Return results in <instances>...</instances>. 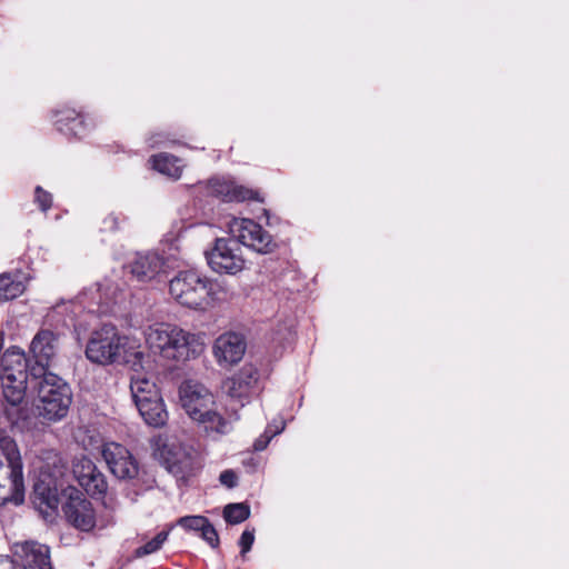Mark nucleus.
Listing matches in <instances>:
<instances>
[{"mask_svg":"<svg viewBox=\"0 0 569 569\" xmlns=\"http://www.w3.org/2000/svg\"><path fill=\"white\" fill-rule=\"evenodd\" d=\"M60 350L59 335L49 329H40L32 338L28 356L12 347L0 356V386L7 403L4 413L9 421L20 419V405L27 391L28 378L39 379L54 366Z\"/></svg>","mask_w":569,"mask_h":569,"instance_id":"1","label":"nucleus"},{"mask_svg":"<svg viewBox=\"0 0 569 569\" xmlns=\"http://www.w3.org/2000/svg\"><path fill=\"white\" fill-rule=\"evenodd\" d=\"M146 342L154 353L174 362L197 358L204 348L200 336L171 323L150 326L146 330Z\"/></svg>","mask_w":569,"mask_h":569,"instance_id":"2","label":"nucleus"},{"mask_svg":"<svg viewBox=\"0 0 569 569\" xmlns=\"http://www.w3.org/2000/svg\"><path fill=\"white\" fill-rule=\"evenodd\" d=\"M37 388V411L48 421H58L67 416L72 401L69 385L56 373L41 376Z\"/></svg>","mask_w":569,"mask_h":569,"instance_id":"3","label":"nucleus"},{"mask_svg":"<svg viewBox=\"0 0 569 569\" xmlns=\"http://www.w3.org/2000/svg\"><path fill=\"white\" fill-rule=\"evenodd\" d=\"M128 338L119 332L116 326L104 323L94 329L87 342L86 357L97 365L119 362L124 353Z\"/></svg>","mask_w":569,"mask_h":569,"instance_id":"4","label":"nucleus"},{"mask_svg":"<svg viewBox=\"0 0 569 569\" xmlns=\"http://www.w3.org/2000/svg\"><path fill=\"white\" fill-rule=\"evenodd\" d=\"M152 456L178 480H187L200 469L197 453L158 436L151 439Z\"/></svg>","mask_w":569,"mask_h":569,"instance_id":"5","label":"nucleus"},{"mask_svg":"<svg viewBox=\"0 0 569 569\" xmlns=\"http://www.w3.org/2000/svg\"><path fill=\"white\" fill-rule=\"evenodd\" d=\"M0 449L7 461L0 459V486H4L8 502L20 505L24 499L22 461L16 441L9 437L0 438Z\"/></svg>","mask_w":569,"mask_h":569,"instance_id":"6","label":"nucleus"},{"mask_svg":"<svg viewBox=\"0 0 569 569\" xmlns=\"http://www.w3.org/2000/svg\"><path fill=\"white\" fill-rule=\"evenodd\" d=\"M210 290V280L192 270L179 272L169 282L171 297L191 309L201 308L207 302Z\"/></svg>","mask_w":569,"mask_h":569,"instance_id":"7","label":"nucleus"},{"mask_svg":"<svg viewBox=\"0 0 569 569\" xmlns=\"http://www.w3.org/2000/svg\"><path fill=\"white\" fill-rule=\"evenodd\" d=\"M208 266L219 274H237L244 269L246 259L242 248L231 236L217 238L213 244L204 251Z\"/></svg>","mask_w":569,"mask_h":569,"instance_id":"8","label":"nucleus"},{"mask_svg":"<svg viewBox=\"0 0 569 569\" xmlns=\"http://www.w3.org/2000/svg\"><path fill=\"white\" fill-rule=\"evenodd\" d=\"M228 229L240 246L243 244L258 253H270L277 248L272 236L252 219L232 218Z\"/></svg>","mask_w":569,"mask_h":569,"instance_id":"9","label":"nucleus"},{"mask_svg":"<svg viewBox=\"0 0 569 569\" xmlns=\"http://www.w3.org/2000/svg\"><path fill=\"white\" fill-rule=\"evenodd\" d=\"M101 453L110 472L116 478L130 480L138 476L139 462L123 445L107 442L103 445Z\"/></svg>","mask_w":569,"mask_h":569,"instance_id":"10","label":"nucleus"},{"mask_svg":"<svg viewBox=\"0 0 569 569\" xmlns=\"http://www.w3.org/2000/svg\"><path fill=\"white\" fill-rule=\"evenodd\" d=\"M62 510L68 522L78 530L88 532L94 528L96 511L91 501L79 490L72 489Z\"/></svg>","mask_w":569,"mask_h":569,"instance_id":"11","label":"nucleus"},{"mask_svg":"<svg viewBox=\"0 0 569 569\" xmlns=\"http://www.w3.org/2000/svg\"><path fill=\"white\" fill-rule=\"evenodd\" d=\"M259 370L251 363H246L238 372L228 378L223 388L227 395L241 402L254 395L259 390Z\"/></svg>","mask_w":569,"mask_h":569,"instance_id":"12","label":"nucleus"},{"mask_svg":"<svg viewBox=\"0 0 569 569\" xmlns=\"http://www.w3.org/2000/svg\"><path fill=\"white\" fill-rule=\"evenodd\" d=\"M246 349L247 342L241 333L226 332L216 339L212 352L219 366L230 367L243 358Z\"/></svg>","mask_w":569,"mask_h":569,"instance_id":"13","label":"nucleus"},{"mask_svg":"<svg viewBox=\"0 0 569 569\" xmlns=\"http://www.w3.org/2000/svg\"><path fill=\"white\" fill-rule=\"evenodd\" d=\"M179 393L182 408L192 419L193 416H201L209 410V405L213 402V397L206 387L191 381L182 383Z\"/></svg>","mask_w":569,"mask_h":569,"instance_id":"14","label":"nucleus"},{"mask_svg":"<svg viewBox=\"0 0 569 569\" xmlns=\"http://www.w3.org/2000/svg\"><path fill=\"white\" fill-rule=\"evenodd\" d=\"M13 555L23 569H52L49 548L39 542L17 543Z\"/></svg>","mask_w":569,"mask_h":569,"instance_id":"15","label":"nucleus"},{"mask_svg":"<svg viewBox=\"0 0 569 569\" xmlns=\"http://www.w3.org/2000/svg\"><path fill=\"white\" fill-rule=\"evenodd\" d=\"M208 192L214 197L221 198L224 201H263L257 190L237 184L234 181L223 178L210 179L208 181Z\"/></svg>","mask_w":569,"mask_h":569,"instance_id":"16","label":"nucleus"},{"mask_svg":"<svg viewBox=\"0 0 569 569\" xmlns=\"http://www.w3.org/2000/svg\"><path fill=\"white\" fill-rule=\"evenodd\" d=\"M163 258L156 252L138 253L129 264L130 273L139 282L154 280L163 271Z\"/></svg>","mask_w":569,"mask_h":569,"instance_id":"17","label":"nucleus"},{"mask_svg":"<svg viewBox=\"0 0 569 569\" xmlns=\"http://www.w3.org/2000/svg\"><path fill=\"white\" fill-rule=\"evenodd\" d=\"M54 124L57 129L67 134L79 137L84 132L83 120L80 112L71 108H63L56 111Z\"/></svg>","mask_w":569,"mask_h":569,"instance_id":"18","label":"nucleus"},{"mask_svg":"<svg viewBox=\"0 0 569 569\" xmlns=\"http://www.w3.org/2000/svg\"><path fill=\"white\" fill-rule=\"evenodd\" d=\"M136 407L147 425L154 428H160L166 425L168 412L164 409L161 397L139 403Z\"/></svg>","mask_w":569,"mask_h":569,"instance_id":"19","label":"nucleus"},{"mask_svg":"<svg viewBox=\"0 0 569 569\" xmlns=\"http://www.w3.org/2000/svg\"><path fill=\"white\" fill-rule=\"evenodd\" d=\"M130 391L136 406L160 397L156 383L140 373L131 377Z\"/></svg>","mask_w":569,"mask_h":569,"instance_id":"20","label":"nucleus"},{"mask_svg":"<svg viewBox=\"0 0 569 569\" xmlns=\"http://www.w3.org/2000/svg\"><path fill=\"white\" fill-rule=\"evenodd\" d=\"M26 290V278L21 272H3L0 274V302L12 300Z\"/></svg>","mask_w":569,"mask_h":569,"instance_id":"21","label":"nucleus"},{"mask_svg":"<svg viewBox=\"0 0 569 569\" xmlns=\"http://www.w3.org/2000/svg\"><path fill=\"white\" fill-rule=\"evenodd\" d=\"M152 167L158 172L166 174L172 179H179L182 169L179 164V159L169 153H159L150 158Z\"/></svg>","mask_w":569,"mask_h":569,"instance_id":"22","label":"nucleus"},{"mask_svg":"<svg viewBox=\"0 0 569 569\" xmlns=\"http://www.w3.org/2000/svg\"><path fill=\"white\" fill-rule=\"evenodd\" d=\"M193 420L202 423L207 431L218 435H226L231 431V423L220 413L210 409L201 416H193Z\"/></svg>","mask_w":569,"mask_h":569,"instance_id":"23","label":"nucleus"},{"mask_svg":"<svg viewBox=\"0 0 569 569\" xmlns=\"http://www.w3.org/2000/svg\"><path fill=\"white\" fill-rule=\"evenodd\" d=\"M80 486L92 497H101L107 492L108 483L104 475L98 469L83 480Z\"/></svg>","mask_w":569,"mask_h":569,"instance_id":"24","label":"nucleus"},{"mask_svg":"<svg viewBox=\"0 0 569 569\" xmlns=\"http://www.w3.org/2000/svg\"><path fill=\"white\" fill-rule=\"evenodd\" d=\"M250 517V507L243 502L229 503L223 509V518L228 523L237 525Z\"/></svg>","mask_w":569,"mask_h":569,"instance_id":"25","label":"nucleus"},{"mask_svg":"<svg viewBox=\"0 0 569 569\" xmlns=\"http://www.w3.org/2000/svg\"><path fill=\"white\" fill-rule=\"evenodd\" d=\"M172 527L173 526H170L168 530L160 531L159 533H157V536L153 539H151L150 541H148L143 546L139 547L136 550V555L138 557H144V556L154 553L158 550H160L162 545L164 543V541L168 539V536H169L170 530L172 529Z\"/></svg>","mask_w":569,"mask_h":569,"instance_id":"26","label":"nucleus"},{"mask_svg":"<svg viewBox=\"0 0 569 569\" xmlns=\"http://www.w3.org/2000/svg\"><path fill=\"white\" fill-rule=\"evenodd\" d=\"M97 470V466L91 459L87 457H81L73 463V475L79 485L86 480L91 475V472H96Z\"/></svg>","mask_w":569,"mask_h":569,"instance_id":"27","label":"nucleus"},{"mask_svg":"<svg viewBox=\"0 0 569 569\" xmlns=\"http://www.w3.org/2000/svg\"><path fill=\"white\" fill-rule=\"evenodd\" d=\"M208 520L203 516H184L177 520V525L187 531L200 532Z\"/></svg>","mask_w":569,"mask_h":569,"instance_id":"28","label":"nucleus"},{"mask_svg":"<svg viewBox=\"0 0 569 569\" xmlns=\"http://www.w3.org/2000/svg\"><path fill=\"white\" fill-rule=\"evenodd\" d=\"M34 495L40 500V503L46 505L49 508H56L58 503L57 495L50 488L42 485L34 486Z\"/></svg>","mask_w":569,"mask_h":569,"instance_id":"29","label":"nucleus"},{"mask_svg":"<svg viewBox=\"0 0 569 569\" xmlns=\"http://www.w3.org/2000/svg\"><path fill=\"white\" fill-rule=\"evenodd\" d=\"M34 202L42 212H47L52 206V196L38 186L34 189Z\"/></svg>","mask_w":569,"mask_h":569,"instance_id":"30","label":"nucleus"},{"mask_svg":"<svg viewBox=\"0 0 569 569\" xmlns=\"http://www.w3.org/2000/svg\"><path fill=\"white\" fill-rule=\"evenodd\" d=\"M201 538L207 541L212 548L218 547L219 545V536L214 527L207 521V525L200 531Z\"/></svg>","mask_w":569,"mask_h":569,"instance_id":"31","label":"nucleus"},{"mask_svg":"<svg viewBox=\"0 0 569 569\" xmlns=\"http://www.w3.org/2000/svg\"><path fill=\"white\" fill-rule=\"evenodd\" d=\"M253 542H254V529H251V530L246 529L239 539L241 555L247 553L251 549Z\"/></svg>","mask_w":569,"mask_h":569,"instance_id":"32","label":"nucleus"},{"mask_svg":"<svg viewBox=\"0 0 569 569\" xmlns=\"http://www.w3.org/2000/svg\"><path fill=\"white\" fill-rule=\"evenodd\" d=\"M220 482L227 488H234L238 483V477L233 470H224L220 473Z\"/></svg>","mask_w":569,"mask_h":569,"instance_id":"33","label":"nucleus"},{"mask_svg":"<svg viewBox=\"0 0 569 569\" xmlns=\"http://www.w3.org/2000/svg\"><path fill=\"white\" fill-rule=\"evenodd\" d=\"M120 216L112 212L103 219V230L114 231L119 227Z\"/></svg>","mask_w":569,"mask_h":569,"instance_id":"34","label":"nucleus"},{"mask_svg":"<svg viewBox=\"0 0 569 569\" xmlns=\"http://www.w3.org/2000/svg\"><path fill=\"white\" fill-rule=\"evenodd\" d=\"M274 433H268V431H266V433L261 437H259L254 442H253V450L254 451H262L269 443L271 437L273 436Z\"/></svg>","mask_w":569,"mask_h":569,"instance_id":"35","label":"nucleus"},{"mask_svg":"<svg viewBox=\"0 0 569 569\" xmlns=\"http://www.w3.org/2000/svg\"><path fill=\"white\" fill-rule=\"evenodd\" d=\"M0 569H14L12 561L0 558Z\"/></svg>","mask_w":569,"mask_h":569,"instance_id":"36","label":"nucleus"},{"mask_svg":"<svg viewBox=\"0 0 569 569\" xmlns=\"http://www.w3.org/2000/svg\"><path fill=\"white\" fill-rule=\"evenodd\" d=\"M8 502V496H6L4 486H0V506H3Z\"/></svg>","mask_w":569,"mask_h":569,"instance_id":"37","label":"nucleus"},{"mask_svg":"<svg viewBox=\"0 0 569 569\" xmlns=\"http://www.w3.org/2000/svg\"><path fill=\"white\" fill-rule=\"evenodd\" d=\"M159 143H161V141H160V140H158V139H156V140H153V141H152L151 147H154V146H157V144H159Z\"/></svg>","mask_w":569,"mask_h":569,"instance_id":"38","label":"nucleus"},{"mask_svg":"<svg viewBox=\"0 0 569 569\" xmlns=\"http://www.w3.org/2000/svg\"><path fill=\"white\" fill-rule=\"evenodd\" d=\"M157 137H160V133H157V134L151 136V139H154V138H157Z\"/></svg>","mask_w":569,"mask_h":569,"instance_id":"39","label":"nucleus"},{"mask_svg":"<svg viewBox=\"0 0 569 569\" xmlns=\"http://www.w3.org/2000/svg\"><path fill=\"white\" fill-rule=\"evenodd\" d=\"M157 137H160V133H157V134L151 136V139H154V138H157Z\"/></svg>","mask_w":569,"mask_h":569,"instance_id":"40","label":"nucleus"},{"mask_svg":"<svg viewBox=\"0 0 569 569\" xmlns=\"http://www.w3.org/2000/svg\"><path fill=\"white\" fill-rule=\"evenodd\" d=\"M157 137H160V133H157V134L151 136V139H154V138H157Z\"/></svg>","mask_w":569,"mask_h":569,"instance_id":"41","label":"nucleus"}]
</instances>
